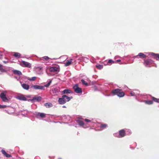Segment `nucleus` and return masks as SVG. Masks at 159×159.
Returning a JSON list of instances; mask_svg holds the SVG:
<instances>
[{
	"instance_id": "f257e3e1",
	"label": "nucleus",
	"mask_w": 159,
	"mask_h": 159,
	"mask_svg": "<svg viewBox=\"0 0 159 159\" xmlns=\"http://www.w3.org/2000/svg\"><path fill=\"white\" fill-rule=\"evenodd\" d=\"M73 98L72 97H68L66 95H63L62 98H59L58 102L60 104H64L66 102L69 101L71 99Z\"/></svg>"
},
{
	"instance_id": "f03ea898",
	"label": "nucleus",
	"mask_w": 159,
	"mask_h": 159,
	"mask_svg": "<svg viewBox=\"0 0 159 159\" xmlns=\"http://www.w3.org/2000/svg\"><path fill=\"white\" fill-rule=\"evenodd\" d=\"M111 93L115 95H116L120 97H122L125 96V93L121 89H117L111 91Z\"/></svg>"
},
{
	"instance_id": "7ed1b4c3",
	"label": "nucleus",
	"mask_w": 159,
	"mask_h": 159,
	"mask_svg": "<svg viewBox=\"0 0 159 159\" xmlns=\"http://www.w3.org/2000/svg\"><path fill=\"white\" fill-rule=\"evenodd\" d=\"M0 97L3 102H9L10 99L7 98L4 92L1 93L0 94Z\"/></svg>"
},
{
	"instance_id": "20e7f679",
	"label": "nucleus",
	"mask_w": 159,
	"mask_h": 159,
	"mask_svg": "<svg viewBox=\"0 0 159 159\" xmlns=\"http://www.w3.org/2000/svg\"><path fill=\"white\" fill-rule=\"evenodd\" d=\"M73 88L75 92L77 93H82V89L79 87V85L78 84H76L74 86Z\"/></svg>"
},
{
	"instance_id": "39448f33",
	"label": "nucleus",
	"mask_w": 159,
	"mask_h": 159,
	"mask_svg": "<svg viewBox=\"0 0 159 159\" xmlns=\"http://www.w3.org/2000/svg\"><path fill=\"white\" fill-rule=\"evenodd\" d=\"M153 62V61L151 59H146L144 60V65L146 66L152 64Z\"/></svg>"
},
{
	"instance_id": "423d86ee",
	"label": "nucleus",
	"mask_w": 159,
	"mask_h": 159,
	"mask_svg": "<svg viewBox=\"0 0 159 159\" xmlns=\"http://www.w3.org/2000/svg\"><path fill=\"white\" fill-rule=\"evenodd\" d=\"M32 87L35 89L44 90V86L37 85H33L32 86Z\"/></svg>"
},
{
	"instance_id": "0eeeda50",
	"label": "nucleus",
	"mask_w": 159,
	"mask_h": 159,
	"mask_svg": "<svg viewBox=\"0 0 159 159\" xmlns=\"http://www.w3.org/2000/svg\"><path fill=\"white\" fill-rule=\"evenodd\" d=\"M21 62L23 64V65H22L23 66L29 68H30L31 67V64L30 63L24 61H22Z\"/></svg>"
},
{
	"instance_id": "6e6552de",
	"label": "nucleus",
	"mask_w": 159,
	"mask_h": 159,
	"mask_svg": "<svg viewBox=\"0 0 159 159\" xmlns=\"http://www.w3.org/2000/svg\"><path fill=\"white\" fill-rule=\"evenodd\" d=\"M119 134L120 137L119 138L123 137L125 135V132L124 129H121L119 131Z\"/></svg>"
},
{
	"instance_id": "1a4fd4ad",
	"label": "nucleus",
	"mask_w": 159,
	"mask_h": 159,
	"mask_svg": "<svg viewBox=\"0 0 159 159\" xmlns=\"http://www.w3.org/2000/svg\"><path fill=\"white\" fill-rule=\"evenodd\" d=\"M17 99L22 100V101H26V98L25 97V96L23 95H20L19 96H18L17 97Z\"/></svg>"
},
{
	"instance_id": "9d476101",
	"label": "nucleus",
	"mask_w": 159,
	"mask_h": 159,
	"mask_svg": "<svg viewBox=\"0 0 159 159\" xmlns=\"http://www.w3.org/2000/svg\"><path fill=\"white\" fill-rule=\"evenodd\" d=\"M1 152L2 153V154L5 156L7 158H9V157H11V155L7 153L4 150V149H2L1 150Z\"/></svg>"
},
{
	"instance_id": "9b49d317",
	"label": "nucleus",
	"mask_w": 159,
	"mask_h": 159,
	"mask_svg": "<svg viewBox=\"0 0 159 159\" xmlns=\"http://www.w3.org/2000/svg\"><path fill=\"white\" fill-rule=\"evenodd\" d=\"M58 70V68L57 67H51L49 69L50 71L52 72H55L57 71Z\"/></svg>"
},
{
	"instance_id": "f8f14e48",
	"label": "nucleus",
	"mask_w": 159,
	"mask_h": 159,
	"mask_svg": "<svg viewBox=\"0 0 159 159\" xmlns=\"http://www.w3.org/2000/svg\"><path fill=\"white\" fill-rule=\"evenodd\" d=\"M138 56L142 58H145L147 57L146 55L141 52L139 53L137 55L135 56V57H138Z\"/></svg>"
},
{
	"instance_id": "ddd939ff",
	"label": "nucleus",
	"mask_w": 159,
	"mask_h": 159,
	"mask_svg": "<svg viewBox=\"0 0 159 159\" xmlns=\"http://www.w3.org/2000/svg\"><path fill=\"white\" fill-rule=\"evenodd\" d=\"M151 55L154 58L156 59L157 60H159V54L152 53Z\"/></svg>"
},
{
	"instance_id": "4468645a",
	"label": "nucleus",
	"mask_w": 159,
	"mask_h": 159,
	"mask_svg": "<svg viewBox=\"0 0 159 159\" xmlns=\"http://www.w3.org/2000/svg\"><path fill=\"white\" fill-rule=\"evenodd\" d=\"M13 72L14 74L17 75H22L21 72L19 70H14Z\"/></svg>"
},
{
	"instance_id": "2eb2a0df",
	"label": "nucleus",
	"mask_w": 159,
	"mask_h": 159,
	"mask_svg": "<svg viewBox=\"0 0 159 159\" xmlns=\"http://www.w3.org/2000/svg\"><path fill=\"white\" fill-rule=\"evenodd\" d=\"M22 86L23 89L26 90H28L29 88V85L25 84H22Z\"/></svg>"
},
{
	"instance_id": "dca6fc26",
	"label": "nucleus",
	"mask_w": 159,
	"mask_h": 159,
	"mask_svg": "<svg viewBox=\"0 0 159 159\" xmlns=\"http://www.w3.org/2000/svg\"><path fill=\"white\" fill-rule=\"evenodd\" d=\"M63 93L64 94H66V93H72V91L71 90H70V89H66L64 90L63 91Z\"/></svg>"
},
{
	"instance_id": "f3484780",
	"label": "nucleus",
	"mask_w": 159,
	"mask_h": 159,
	"mask_svg": "<svg viewBox=\"0 0 159 159\" xmlns=\"http://www.w3.org/2000/svg\"><path fill=\"white\" fill-rule=\"evenodd\" d=\"M13 56L15 57L20 58L21 56V54L18 52H14Z\"/></svg>"
},
{
	"instance_id": "a211bd4d",
	"label": "nucleus",
	"mask_w": 159,
	"mask_h": 159,
	"mask_svg": "<svg viewBox=\"0 0 159 159\" xmlns=\"http://www.w3.org/2000/svg\"><path fill=\"white\" fill-rule=\"evenodd\" d=\"M44 105L46 107L49 108L52 106V104L51 103H47L45 104Z\"/></svg>"
},
{
	"instance_id": "6ab92c4d",
	"label": "nucleus",
	"mask_w": 159,
	"mask_h": 159,
	"mask_svg": "<svg viewBox=\"0 0 159 159\" xmlns=\"http://www.w3.org/2000/svg\"><path fill=\"white\" fill-rule=\"evenodd\" d=\"M41 98H42L40 96L37 97H35L34 98H33V100H37L38 101H39L41 100Z\"/></svg>"
},
{
	"instance_id": "aec40b11",
	"label": "nucleus",
	"mask_w": 159,
	"mask_h": 159,
	"mask_svg": "<svg viewBox=\"0 0 159 159\" xmlns=\"http://www.w3.org/2000/svg\"><path fill=\"white\" fill-rule=\"evenodd\" d=\"M107 126V125L106 124H101L100 125V127L104 129Z\"/></svg>"
},
{
	"instance_id": "412c9836",
	"label": "nucleus",
	"mask_w": 159,
	"mask_h": 159,
	"mask_svg": "<svg viewBox=\"0 0 159 159\" xmlns=\"http://www.w3.org/2000/svg\"><path fill=\"white\" fill-rule=\"evenodd\" d=\"M152 99L153 101L157 102H159V99L156 98L154 97H152Z\"/></svg>"
},
{
	"instance_id": "4be33fe9",
	"label": "nucleus",
	"mask_w": 159,
	"mask_h": 159,
	"mask_svg": "<svg viewBox=\"0 0 159 159\" xmlns=\"http://www.w3.org/2000/svg\"><path fill=\"white\" fill-rule=\"evenodd\" d=\"M145 103L148 104L150 105L152 104L153 102L152 100H148L146 101Z\"/></svg>"
},
{
	"instance_id": "5701e85b",
	"label": "nucleus",
	"mask_w": 159,
	"mask_h": 159,
	"mask_svg": "<svg viewBox=\"0 0 159 159\" xmlns=\"http://www.w3.org/2000/svg\"><path fill=\"white\" fill-rule=\"evenodd\" d=\"M71 63H72V61H70L69 60H67V61L66 62V63L65 64V65L66 66H69L71 64Z\"/></svg>"
},
{
	"instance_id": "b1692460",
	"label": "nucleus",
	"mask_w": 159,
	"mask_h": 159,
	"mask_svg": "<svg viewBox=\"0 0 159 159\" xmlns=\"http://www.w3.org/2000/svg\"><path fill=\"white\" fill-rule=\"evenodd\" d=\"M38 115H39L42 118H44L45 117V114L43 113H39Z\"/></svg>"
},
{
	"instance_id": "393cba45",
	"label": "nucleus",
	"mask_w": 159,
	"mask_h": 159,
	"mask_svg": "<svg viewBox=\"0 0 159 159\" xmlns=\"http://www.w3.org/2000/svg\"><path fill=\"white\" fill-rule=\"evenodd\" d=\"M50 58L47 56H44L42 57L41 59V60H42V59H44L46 61H48Z\"/></svg>"
},
{
	"instance_id": "a878e982",
	"label": "nucleus",
	"mask_w": 159,
	"mask_h": 159,
	"mask_svg": "<svg viewBox=\"0 0 159 159\" xmlns=\"http://www.w3.org/2000/svg\"><path fill=\"white\" fill-rule=\"evenodd\" d=\"M108 63H111V64H114V63H116V62L114 61L111 59L109 60L108 61Z\"/></svg>"
},
{
	"instance_id": "bb28decb",
	"label": "nucleus",
	"mask_w": 159,
	"mask_h": 159,
	"mask_svg": "<svg viewBox=\"0 0 159 159\" xmlns=\"http://www.w3.org/2000/svg\"><path fill=\"white\" fill-rule=\"evenodd\" d=\"M78 123L79 124L80 126H83L84 125V122L82 121L81 120H80L79 121Z\"/></svg>"
},
{
	"instance_id": "cd10ccee",
	"label": "nucleus",
	"mask_w": 159,
	"mask_h": 159,
	"mask_svg": "<svg viewBox=\"0 0 159 159\" xmlns=\"http://www.w3.org/2000/svg\"><path fill=\"white\" fill-rule=\"evenodd\" d=\"M96 67H97L99 69H101L103 68V65H97Z\"/></svg>"
},
{
	"instance_id": "c85d7f7f",
	"label": "nucleus",
	"mask_w": 159,
	"mask_h": 159,
	"mask_svg": "<svg viewBox=\"0 0 159 159\" xmlns=\"http://www.w3.org/2000/svg\"><path fill=\"white\" fill-rule=\"evenodd\" d=\"M0 70L2 72H4L5 71L4 69L3 68V66L0 64Z\"/></svg>"
},
{
	"instance_id": "c756f323",
	"label": "nucleus",
	"mask_w": 159,
	"mask_h": 159,
	"mask_svg": "<svg viewBox=\"0 0 159 159\" xmlns=\"http://www.w3.org/2000/svg\"><path fill=\"white\" fill-rule=\"evenodd\" d=\"M81 81L83 84H84L86 85H88V83H86L84 80L82 79L81 80Z\"/></svg>"
},
{
	"instance_id": "7c9ffc66",
	"label": "nucleus",
	"mask_w": 159,
	"mask_h": 159,
	"mask_svg": "<svg viewBox=\"0 0 159 159\" xmlns=\"http://www.w3.org/2000/svg\"><path fill=\"white\" fill-rule=\"evenodd\" d=\"M36 77H32L31 78H29L28 79L29 80H32V81H34L36 79Z\"/></svg>"
},
{
	"instance_id": "2f4dec72",
	"label": "nucleus",
	"mask_w": 159,
	"mask_h": 159,
	"mask_svg": "<svg viewBox=\"0 0 159 159\" xmlns=\"http://www.w3.org/2000/svg\"><path fill=\"white\" fill-rule=\"evenodd\" d=\"M51 82H52V81L51 80L49 82H48V83L47 84L44 85V87H49V85H50V84H51Z\"/></svg>"
},
{
	"instance_id": "473e14b6",
	"label": "nucleus",
	"mask_w": 159,
	"mask_h": 159,
	"mask_svg": "<svg viewBox=\"0 0 159 159\" xmlns=\"http://www.w3.org/2000/svg\"><path fill=\"white\" fill-rule=\"evenodd\" d=\"M7 107V106L6 105H0V108H5Z\"/></svg>"
},
{
	"instance_id": "72a5a7b5",
	"label": "nucleus",
	"mask_w": 159,
	"mask_h": 159,
	"mask_svg": "<svg viewBox=\"0 0 159 159\" xmlns=\"http://www.w3.org/2000/svg\"><path fill=\"white\" fill-rule=\"evenodd\" d=\"M42 69V67H36L35 69L37 70H41Z\"/></svg>"
},
{
	"instance_id": "f704fd0d",
	"label": "nucleus",
	"mask_w": 159,
	"mask_h": 159,
	"mask_svg": "<svg viewBox=\"0 0 159 159\" xmlns=\"http://www.w3.org/2000/svg\"><path fill=\"white\" fill-rule=\"evenodd\" d=\"M130 94L132 96H134L135 95V93L133 92H130Z\"/></svg>"
},
{
	"instance_id": "c9c22d12",
	"label": "nucleus",
	"mask_w": 159,
	"mask_h": 159,
	"mask_svg": "<svg viewBox=\"0 0 159 159\" xmlns=\"http://www.w3.org/2000/svg\"><path fill=\"white\" fill-rule=\"evenodd\" d=\"M84 120L87 122H90L91 121V120H90L87 119H85Z\"/></svg>"
},
{
	"instance_id": "e433bc0d",
	"label": "nucleus",
	"mask_w": 159,
	"mask_h": 159,
	"mask_svg": "<svg viewBox=\"0 0 159 159\" xmlns=\"http://www.w3.org/2000/svg\"><path fill=\"white\" fill-rule=\"evenodd\" d=\"M57 90V89H54L52 90V91L53 92V93H56V91Z\"/></svg>"
},
{
	"instance_id": "4c0bfd02",
	"label": "nucleus",
	"mask_w": 159,
	"mask_h": 159,
	"mask_svg": "<svg viewBox=\"0 0 159 159\" xmlns=\"http://www.w3.org/2000/svg\"><path fill=\"white\" fill-rule=\"evenodd\" d=\"M120 61H121V60L119 59V60H117L116 62V63L117 62H120Z\"/></svg>"
},
{
	"instance_id": "58836bf2",
	"label": "nucleus",
	"mask_w": 159,
	"mask_h": 159,
	"mask_svg": "<svg viewBox=\"0 0 159 159\" xmlns=\"http://www.w3.org/2000/svg\"><path fill=\"white\" fill-rule=\"evenodd\" d=\"M2 54H0V59L2 58Z\"/></svg>"
},
{
	"instance_id": "ea45409f",
	"label": "nucleus",
	"mask_w": 159,
	"mask_h": 159,
	"mask_svg": "<svg viewBox=\"0 0 159 159\" xmlns=\"http://www.w3.org/2000/svg\"><path fill=\"white\" fill-rule=\"evenodd\" d=\"M3 62L4 63H7V61H3Z\"/></svg>"
},
{
	"instance_id": "a19ab883",
	"label": "nucleus",
	"mask_w": 159,
	"mask_h": 159,
	"mask_svg": "<svg viewBox=\"0 0 159 159\" xmlns=\"http://www.w3.org/2000/svg\"><path fill=\"white\" fill-rule=\"evenodd\" d=\"M63 107H65V106H64Z\"/></svg>"
},
{
	"instance_id": "79ce46f5",
	"label": "nucleus",
	"mask_w": 159,
	"mask_h": 159,
	"mask_svg": "<svg viewBox=\"0 0 159 159\" xmlns=\"http://www.w3.org/2000/svg\"><path fill=\"white\" fill-rule=\"evenodd\" d=\"M59 159H61V158H59Z\"/></svg>"
}]
</instances>
